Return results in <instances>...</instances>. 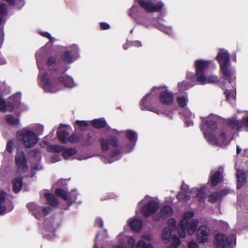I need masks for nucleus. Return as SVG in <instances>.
<instances>
[{"label":"nucleus","mask_w":248,"mask_h":248,"mask_svg":"<svg viewBox=\"0 0 248 248\" xmlns=\"http://www.w3.org/2000/svg\"><path fill=\"white\" fill-rule=\"evenodd\" d=\"M193 216L192 212H187L183 215V219L180 221L177 229L178 233L181 237H186V231L189 235L195 233L198 225V220L197 219H191Z\"/></svg>","instance_id":"1"},{"label":"nucleus","mask_w":248,"mask_h":248,"mask_svg":"<svg viewBox=\"0 0 248 248\" xmlns=\"http://www.w3.org/2000/svg\"><path fill=\"white\" fill-rule=\"evenodd\" d=\"M217 128V124L212 121H206L204 122L202 128L205 130L204 134L208 140L212 144L217 146H222L228 144L230 140L226 138L224 133H221L219 137L217 139L213 133H210L209 130H214Z\"/></svg>","instance_id":"2"},{"label":"nucleus","mask_w":248,"mask_h":248,"mask_svg":"<svg viewBox=\"0 0 248 248\" xmlns=\"http://www.w3.org/2000/svg\"><path fill=\"white\" fill-rule=\"evenodd\" d=\"M217 59L220 64V68L223 75L226 77L233 76L235 70L233 68H230V56L227 50L224 49H220L217 55Z\"/></svg>","instance_id":"3"},{"label":"nucleus","mask_w":248,"mask_h":248,"mask_svg":"<svg viewBox=\"0 0 248 248\" xmlns=\"http://www.w3.org/2000/svg\"><path fill=\"white\" fill-rule=\"evenodd\" d=\"M19 139L27 148L33 147L37 142L38 138L35 133L28 129H24L18 132Z\"/></svg>","instance_id":"4"},{"label":"nucleus","mask_w":248,"mask_h":248,"mask_svg":"<svg viewBox=\"0 0 248 248\" xmlns=\"http://www.w3.org/2000/svg\"><path fill=\"white\" fill-rule=\"evenodd\" d=\"M148 196L145 197L144 201L148 202V203L144 206L141 213L143 216L148 217L155 213L159 208V203L155 199H149Z\"/></svg>","instance_id":"5"},{"label":"nucleus","mask_w":248,"mask_h":248,"mask_svg":"<svg viewBox=\"0 0 248 248\" xmlns=\"http://www.w3.org/2000/svg\"><path fill=\"white\" fill-rule=\"evenodd\" d=\"M236 236L231 235L228 239L226 235L222 233L217 234L215 237V243L217 248H224L226 245H232L235 244Z\"/></svg>","instance_id":"6"},{"label":"nucleus","mask_w":248,"mask_h":248,"mask_svg":"<svg viewBox=\"0 0 248 248\" xmlns=\"http://www.w3.org/2000/svg\"><path fill=\"white\" fill-rule=\"evenodd\" d=\"M140 6L147 12H153L160 10L163 4L155 0H136Z\"/></svg>","instance_id":"7"},{"label":"nucleus","mask_w":248,"mask_h":248,"mask_svg":"<svg viewBox=\"0 0 248 248\" xmlns=\"http://www.w3.org/2000/svg\"><path fill=\"white\" fill-rule=\"evenodd\" d=\"M196 197L200 201L204 199V192L202 189L194 188L189 192L185 194L184 192H180L177 195V198L179 200L186 201L189 199V197Z\"/></svg>","instance_id":"8"},{"label":"nucleus","mask_w":248,"mask_h":248,"mask_svg":"<svg viewBox=\"0 0 248 248\" xmlns=\"http://www.w3.org/2000/svg\"><path fill=\"white\" fill-rule=\"evenodd\" d=\"M16 165L17 170L21 173L25 172L28 169L27 159L24 153L18 150L15 157Z\"/></svg>","instance_id":"9"},{"label":"nucleus","mask_w":248,"mask_h":248,"mask_svg":"<svg viewBox=\"0 0 248 248\" xmlns=\"http://www.w3.org/2000/svg\"><path fill=\"white\" fill-rule=\"evenodd\" d=\"M28 207L31 211H32L36 218L41 219L43 218L50 211L48 207H42L34 203H30L28 204Z\"/></svg>","instance_id":"10"},{"label":"nucleus","mask_w":248,"mask_h":248,"mask_svg":"<svg viewBox=\"0 0 248 248\" xmlns=\"http://www.w3.org/2000/svg\"><path fill=\"white\" fill-rule=\"evenodd\" d=\"M215 66L212 61L203 60H198L195 61L194 66L196 68L197 78H205L204 70L209 66Z\"/></svg>","instance_id":"11"},{"label":"nucleus","mask_w":248,"mask_h":248,"mask_svg":"<svg viewBox=\"0 0 248 248\" xmlns=\"http://www.w3.org/2000/svg\"><path fill=\"white\" fill-rule=\"evenodd\" d=\"M78 46L74 45L64 52L62 56V59L66 62L71 63L78 57Z\"/></svg>","instance_id":"12"},{"label":"nucleus","mask_w":248,"mask_h":248,"mask_svg":"<svg viewBox=\"0 0 248 248\" xmlns=\"http://www.w3.org/2000/svg\"><path fill=\"white\" fill-rule=\"evenodd\" d=\"M210 230L206 226H200L197 232V240L199 243H204L208 240Z\"/></svg>","instance_id":"13"},{"label":"nucleus","mask_w":248,"mask_h":248,"mask_svg":"<svg viewBox=\"0 0 248 248\" xmlns=\"http://www.w3.org/2000/svg\"><path fill=\"white\" fill-rule=\"evenodd\" d=\"M158 90L161 91L160 100L165 104H169L173 101V96L166 88L159 87Z\"/></svg>","instance_id":"14"},{"label":"nucleus","mask_w":248,"mask_h":248,"mask_svg":"<svg viewBox=\"0 0 248 248\" xmlns=\"http://www.w3.org/2000/svg\"><path fill=\"white\" fill-rule=\"evenodd\" d=\"M64 126L63 125L61 124L58 130L57 133L60 140L62 142H65L67 140L71 142H75L78 141L79 139L76 135H73L71 137H68V133L65 131H60L62 127Z\"/></svg>","instance_id":"15"},{"label":"nucleus","mask_w":248,"mask_h":248,"mask_svg":"<svg viewBox=\"0 0 248 248\" xmlns=\"http://www.w3.org/2000/svg\"><path fill=\"white\" fill-rule=\"evenodd\" d=\"M39 83L46 92L53 93L56 91L49 78H41Z\"/></svg>","instance_id":"16"},{"label":"nucleus","mask_w":248,"mask_h":248,"mask_svg":"<svg viewBox=\"0 0 248 248\" xmlns=\"http://www.w3.org/2000/svg\"><path fill=\"white\" fill-rule=\"evenodd\" d=\"M128 224L131 228L135 232H139L142 226V222L140 219L131 218L129 220Z\"/></svg>","instance_id":"17"},{"label":"nucleus","mask_w":248,"mask_h":248,"mask_svg":"<svg viewBox=\"0 0 248 248\" xmlns=\"http://www.w3.org/2000/svg\"><path fill=\"white\" fill-rule=\"evenodd\" d=\"M14 107L11 103L6 102L3 99L0 97V111L3 112L12 111Z\"/></svg>","instance_id":"18"},{"label":"nucleus","mask_w":248,"mask_h":248,"mask_svg":"<svg viewBox=\"0 0 248 248\" xmlns=\"http://www.w3.org/2000/svg\"><path fill=\"white\" fill-rule=\"evenodd\" d=\"M237 187L240 188L242 186L245 182L246 173L241 170H237Z\"/></svg>","instance_id":"19"},{"label":"nucleus","mask_w":248,"mask_h":248,"mask_svg":"<svg viewBox=\"0 0 248 248\" xmlns=\"http://www.w3.org/2000/svg\"><path fill=\"white\" fill-rule=\"evenodd\" d=\"M211 173L212 174L210 177V181L212 185L215 186L221 180L222 175L221 172L219 171L216 172L212 171Z\"/></svg>","instance_id":"20"},{"label":"nucleus","mask_w":248,"mask_h":248,"mask_svg":"<svg viewBox=\"0 0 248 248\" xmlns=\"http://www.w3.org/2000/svg\"><path fill=\"white\" fill-rule=\"evenodd\" d=\"M6 194L3 191H0V215L3 213L6 210L10 211L11 209H6L4 204Z\"/></svg>","instance_id":"21"},{"label":"nucleus","mask_w":248,"mask_h":248,"mask_svg":"<svg viewBox=\"0 0 248 248\" xmlns=\"http://www.w3.org/2000/svg\"><path fill=\"white\" fill-rule=\"evenodd\" d=\"M171 231L170 229L165 227L162 231L161 238L164 243H168L171 236Z\"/></svg>","instance_id":"22"},{"label":"nucleus","mask_w":248,"mask_h":248,"mask_svg":"<svg viewBox=\"0 0 248 248\" xmlns=\"http://www.w3.org/2000/svg\"><path fill=\"white\" fill-rule=\"evenodd\" d=\"M44 196L47 202L51 206H56L58 205V201L52 194L46 192L44 193Z\"/></svg>","instance_id":"23"},{"label":"nucleus","mask_w":248,"mask_h":248,"mask_svg":"<svg viewBox=\"0 0 248 248\" xmlns=\"http://www.w3.org/2000/svg\"><path fill=\"white\" fill-rule=\"evenodd\" d=\"M108 144H111L114 146L117 145V140L115 138H112L111 139V142L108 141L107 140H103L101 142V147L102 149L104 151H106L108 149Z\"/></svg>","instance_id":"24"},{"label":"nucleus","mask_w":248,"mask_h":248,"mask_svg":"<svg viewBox=\"0 0 248 248\" xmlns=\"http://www.w3.org/2000/svg\"><path fill=\"white\" fill-rule=\"evenodd\" d=\"M7 13L6 5L3 2H0V24L5 21L4 16Z\"/></svg>","instance_id":"25"},{"label":"nucleus","mask_w":248,"mask_h":248,"mask_svg":"<svg viewBox=\"0 0 248 248\" xmlns=\"http://www.w3.org/2000/svg\"><path fill=\"white\" fill-rule=\"evenodd\" d=\"M13 189L15 192H18L22 187V181L20 178H14L13 181Z\"/></svg>","instance_id":"26"},{"label":"nucleus","mask_w":248,"mask_h":248,"mask_svg":"<svg viewBox=\"0 0 248 248\" xmlns=\"http://www.w3.org/2000/svg\"><path fill=\"white\" fill-rule=\"evenodd\" d=\"M45 51V48L42 47L41 49H40L39 50H38L36 53V61H37V62L38 68L40 70V74H43V72L41 71V64L40 63L39 61H40V57L44 54Z\"/></svg>","instance_id":"27"},{"label":"nucleus","mask_w":248,"mask_h":248,"mask_svg":"<svg viewBox=\"0 0 248 248\" xmlns=\"http://www.w3.org/2000/svg\"><path fill=\"white\" fill-rule=\"evenodd\" d=\"M172 213V210L169 206H164L161 211V216L162 217L165 218L170 216Z\"/></svg>","instance_id":"28"},{"label":"nucleus","mask_w":248,"mask_h":248,"mask_svg":"<svg viewBox=\"0 0 248 248\" xmlns=\"http://www.w3.org/2000/svg\"><path fill=\"white\" fill-rule=\"evenodd\" d=\"M92 124L94 127L99 128L104 127L106 122L103 119H97L92 121Z\"/></svg>","instance_id":"29"},{"label":"nucleus","mask_w":248,"mask_h":248,"mask_svg":"<svg viewBox=\"0 0 248 248\" xmlns=\"http://www.w3.org/2000/svg\"><path fill=\"white\" fill-rule=\"evenodd\" d=\"M6 119L7 122L9 124L13 126H17L19 124V120L17 119L14 118L11 115H7L6 116Z\"/></svg>","instance_id":"30"},{"label":"nucleus","mask_w":248,"mask_h":248,"mask_svg":"<svg viewBox=\"0 0 248 248\" xmlns=\"http://www.w3.org/2000/svg\"><path fill=\"white\" fill-rule=\"evenodd\" d=\"M77 152V151L75 149H63V155L65 158H68L71 156L75 155Z\"/></svg>","instance_id":"31"},{"label":"nucleus","mask_w":248,"mask_h":248,"mask_svg":"<svg viewBox=\"0 0 248 248\" xmlns=\"http://www.w3.org/2000/svg\"><path fill=\"white\" fill-rule=\"evenodd\" d=\"M197 80L198 84L204 85L208 83L215 82L214 78H195Z\"/></svg>","instance_id":"32"},{"label":"nucleus","mask_w":248,"mask_h":248,"mask_svg":"<svg viewBox=\"0 0 248 248\" xmlns=\"http://www.w3.org/2000/svg\"><path fill=\"white\" fill-rule=\"evenodd\" d=\"M221 194L219 192L212 193L209 198V201L211 202H215L219 200L221 198Z\"/></svg>","instance_id":"33"},{"label":"nucleus","mask_w":248,"mask_h":248,"mask_svg":"<svg viewBox=\"0 0 248 248\" xmlns=\"http://www.w3.org/2000/svg\"><path fill=\"white\" fill-rule=\"evenodd\" d=\"M137 248H154L150 243H146L143 240H140L137 242Z\"/></svg>","instance_id":"34"},{"label":"nucleus","mask_w":248,"mask_h":248,"mask_svg":"<svg viewBox=\"0 0 248 248\" xmlns=\"http://www.w3.org/2000/svg\"><path fill=\"white\" fill-rule=\"evenodd\" d=\"M9 4L11 5H16L18 9H20L25 4L23 0H16V4H15V0H7Z\"/></svg>","instance_id":"35"},{"label":"nucleus","mask_w":248,"mask_h":248,"mask_svg":"<svg viewBox=\"0 0 248 248\" xmlns=\"http://www.w3.org/2000/svg\"><path fill=\"white\" fill-rule=\"evenodd\" d=\"M187 102V99L185 96H180L177 98V102L179 105L183 107H185Z\"/></svg>","instance_id":"36"},{"label":"nucleus","mask_w":248,"mask_h":248,"mask_svg":"<svg viewBox=\"0 0 248 248\" xmlns=\"http://www.w3.org/2000/svg\"><path fill=\"white\" fill-rule=\"evenodd\" d=\"M126 135H127V138L131 141H135L137 139V134L133 131H131V130L127 131Z\"/></svg>","instance_id":"37"},{"label":"nucleus","mask_w":248,"mask_h":248,"mask_svg":"<svg viewBox=\"0 0 248 248\" xmlns=\"http://www.w3.org/2000/svg\"><path fill=\"white\" fill-rule=\"evenodd\" d=\"M159 28L168 34L172 35L173 34V31L170 27L162 25L159 27Z\"/></svg>","instance_id":"38"},{"label":"nucleus","mask_w":248,"mask_h":248,"mask_svg":"<svg viewBox=\"0 0 248 248\" xmlns=\"http://www.w3.org/2000/svg\"><path fill=\"white\" fill-rule=\"evenodd\" d=\"M62 79L61 81L64 83L65 86L69 88H72L74 86L72 78H62Z\"/></svg>","instance_id":"39"},{"label":"nucleus","mask_w":248,"mask_h":248,"mask_svg":"<svg viewBox=\"0 0 248 248\" xmlns=\"http://www.w3.org/2000/svg\"><path fill=\"white\" fill-rule=\"evenodd\" d=\"M56 194L58 196H61L65 200H67V193L66 192L61 188H58L56 190Z\"/></svg>","instance_id":"40"},{"label":"nucleus","mask_w":248,"mask_h":248,"mask_svg":"<svg viewBox=\"0 0 248 248\" xmlns=\"http://www.w3.org/2000/svg\"><path fill=\"white\" fill-rule=\"evenodd\" d=\"M230 125L233 128H236V130H239L241 128V125L237 120H234L230 122Z\"/></svg>","instance_id":"41"},{"label":"nucleus","mask_w":248,"mask_h":248,"mask_svg":"<svg viewBox=\"0 0 248 248\" xmlns=\"http://www.w3.org/2000/svg\"><path fill=\"white\" fill-rule=\"evenodd\" d=\"M226 97L230 101V102H233L235 99V92H232L231 93H226Z\"/></svg>","instance_id":"42"},{"label":"nucleus","mask_w":248,"mask_h":248,"mask_svg":"<svg viewBox=\"0 0 248 248\" xmlns=\"http://www.w3.org/2000/svg\"><path fill=\"white\" fill-rule=\"evenodd\" d=\"M56 62V58L53 56H50L47 58L46 63L48 67L52 65Z\"/></svg>","instance_id":"43"},{"label":"nucleus","mask_w":248,"mask_h":248,"mask_svg":"<svg viewBox=\"0 0 248 248\" xmlns=\"http://www.w3.org/2000/svg\"><path fill=\"white\" fill-rule=\"evenodd\" d=\"M127 244L131 248H134L135 247V239L134 237L130 236L127 240Z\"/></svg>","instance_id":"44"},{"label":"nucleus","mask_w":248,"mask_h":248,"mask_svg":"<svg viewBox=\"0 0 248 248\" xmlns=\"http://www.w3.org/2000/svg\"><path fill=\"white\" fill-rule=\"evenodd\" d=\"M76 124L78 125L81 129H83L85 127L88 126L87 122L86 121H77L76 122Z\"/></svg>","instance_id":"45"},{"label":"nucleus","mask_w":248,"mask_h":248,"mask_svg":"<svg viewBox=\"0 0 248 248\" xmlns=\"http://www.w3.org/2000/svg\"><path fill=\"white\" fill-rule=\"evenodd\" d=\"M51 150L55 152H60L63 151V148L58 145H54L51 146Z\"/></svg>","instance_id":"46"},{"label":"nucleus","mask_w":248,"mask_h":248,"mask_svg":"<svg viewBox=\"0 0 248 248\" xmlns=\"http://www.w3.org/2000/svg\"><path fill=\"white\" fill-rule=\"evenodd\" d=\"M172 238L173 240L171 246L177 248L180 244V240L177 236H172Z\"/></svg>","instance_id":"47"},{"label":"nucleus","mask_w":248,"mask_h":248,"mask_svg":"<svg viewBox=\"0 0 248 248\" xmlns=\"http://www.w3.org/2000/svg\"><path fill=\"white\" fill-rule=\"evenodd\" d=\"M187 246L188 248H199L198 245L193 240L189 242Z\"/></svg>","instance_id":"48"},{"label":"nucleus","mask_w":248,"mask_h":248,"mask_svg":"<svg viewBox=\"0 0 248 248\" xmlns=\"http://www.w3.org/2000/svg\"><path fill=\"white\" fill-rule=\"evenodd\" d=\"M194 117V115L192 114H191L190 115V118L189 119V118H186L185 121H186V124L187 126H189L191 125L192 124L193 122L192 120H191V118Z\"/></svg>","instance_id":"49"},{"label":"nucleus","mask_w":248,"mask_h":248,"mask_svg":"<svg viewBox=\"0 0 248 248\" xmlns=\"http://www.w3.org/2000/svg\"><path fill=\"white\" fill-rule=\"evenodd\" d=\"M95 224L96 226L101 227L103 225V222L101 218L97 217L95 220Z\"/></svg>","instance_id":"50"},{"label":"nucleus","mask_w":248,"mask_h":248,"mask_svg":"<svg viewBox=\"0 0 248 248\" xmlns=\"http://www.w3.org/2000/svg\"><path fill=\"white\" fill-rule=\"evenodd\" d=\"M176 222L173 218H170L168 221V224L171 227H175L176 225Z\"/></svg>","instance_id":"51"},{"label":"nucleus","mask_w":248,"mask_h":248,"mask_svg":"<svg viewBox=\"0 0 248 248\" xmlns=\"http://www.w3.org/2000/svg\"><path fill=\"white\" fill-rule=\"evenodd\" d=\"M35 130L37 133H41L44 129V126L41 124H37L35 126Z\"/></svg>","instance_id":"52"},{"label":"nucleus","mask_w":248,"mask_h":248,"mask_svg":"<svg viewBox=\"0 0 248 248\" xmlns=\"http://www.w3.org/2000/svg\"><path fill=\"white\" fill-rule=\"evenodd\" d=\"M32 175H33L34 174V171L35 170H40L42 169V167L41 166L39 165V164H36V165H33L32 166Z\"/></svg>","instance_id":"53"},{"label":"nucleus","mask_w":248,"mask_h":248,"mask_svg":"<svg viewBox=\"0 0 248 248\" xmlns=\"http://www.w3.org/2000/svg\"><path fill=\"white\" fill-rule=\"evenodd\" d=\"M55 72V69L53 70H49V71L45 75H43L41 78H46L47 77L54 76L53 73Z\"/></svg>","instance_id":"54"},{"label":"nucleus","mask_w":248,"mask_h":248,"mask_svg":"<svg viewBox=\"0 0 248 248\" xmlns=\"http://www.w3.org/2000/svg\"><path fill=\"white\" fill-rule=\"evenodd\" d=\"M40 34L44 37L49 38L50 41L54 40V38H52L50 34L47 32H41Z\"/></svg>","instance_id":"55"},{"label":"nucleus","mask_w":248,"mask_h":248,"mask_svg":"<svg viewBox=\"0 0 248 248\" xmlns=\"http://www.w3.org/2000/svg\"><path fill=\"white\" fill-rule=\"evenodd\" d=\"M100 27L103 30H106L109 28V25L104 22H102L100 24Z\"/></svg>","instance_id":"56"},{"label":"nucleus","mask_w":248,"mask_h":248,"mask_svg":"<svg viewBox=\"0 0 248 248\" xmlns=\"http://www.w3.org/2000/svg\"><path fill=\"white\" fill-rule=\"evenodd\" d=\"M13 144V142L12 141H10L7 143L6 148L7 151L11 153L12 152V148Z\"/></svg>","instance_id":"57"},{"label":"nucleus","mask_w":248,"mask_h":248,"mask_svg":"<svg viewBox=\"0 0 248 248\" xmlns=\"http://www.w3.org/2000/svg\"><path fill=\"white\" fill-rule=\"evenodd\" d=\"M242 123L245 126L248 127V117L244 118L242 120Z\"/></svg>","instance_id":"58"},{"label":"nucleus","mask_w":248,"mask_h":248,"mask_svg":"<svg viewBox=\"0 0 248 248\" xmlns=\"http://www.w3.org/2000/svg\"><path fill=\"white\" fill-rule=\"evenodd\" d=\"M142 238L149 241L152 239V236L150 235H144L142 236Z\"/></svg>","instance_id":"59"},{"label":"nucleus","mask_w":248,"mask_h":248,"mask_svg":"<svg viewBox=\"0 0 248 248\" xmlns=\"http://www.w3.org/2000/svg\"><path fill=\"white\" fill-rule=\"evenodd\" d=\"M113 248H127L124 245L119 244L114 247Z\"/></svg>","instance_id":"60"},{"label":"nucleus","mask_w":248,"mask_h":248,"mask_svg":"<svg viewBox=\"0 0 248 248\" xmlns=\"http://www.w3.org/2000/svg\"><path fill=\"white\" fill-rule=\"evenodd\" d=\"M241 152V149L239 146H237L236 147V153L237 154H239Z\"/></svg>","instance_id":"61"},{"label":"nucleus","mask_w":248,"mask_h":248,"mask_svg":"<svg viewBox=\"0 0 248 248\" xmlns=\"http://www.w3.org/2000/svg\"><path fill=\"white\" fill-rule=\"evenodd\" d=\"M19 99L21 98V94L20 93H17L16 94Z\"/></svg>","instance_id":"62"},{"label":"nucleus","mask_w":248,"mask_h":248,"mask_svg":"<svg viewBox=\"0 0 248 248\" xmlns=\"http://www.w3.org/2000/svg\"><path fill=\"white\" fill-rule=\"evenodd\" d=\"M123 46L124 49H126L127 48V46L126 44H124Z\"/></svg>","instance_id":"63"},{"label":"nucleus","mask_w":248,"mask_h":248,"mask_svg":"<svg viewBox=\"0 0 248 248\" xmlns=\"http://www.w3.org/2000/svg\"><path fill=\"white\" fill-rule=\"evenodd\" d=\"M167 248H176L174 246H170L168 247Z\"/></svg>","instance_id":"64"}]
</instances>
